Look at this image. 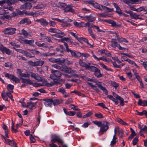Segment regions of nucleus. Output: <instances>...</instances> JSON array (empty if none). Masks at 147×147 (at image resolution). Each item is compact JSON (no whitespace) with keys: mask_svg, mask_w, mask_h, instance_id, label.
I'll use <instances>...</instances> for the list:
<instances>
[{"mask_svg":"<svg viewBox=\"0 0 147 147\" xmlns=\"http://www.w3.org/2000/svg\"><path fill=\"white\" fill-rule=\"evenodd\" d=\"M92 122L98 127H100L99 131L102 133V134L106 132L109 129V123L107 121L102 122L101 121H94Z\"/></svg>","mask_w":147,"mask_h":147,"instance_id":"obj_1","label":"nucleus"},{"mask_svg":"<svg viewBox=\"0 0 147 147\" xmlns=\"http://www.w3.org/2000/svg\"><path fill=\"white\" fill-rule=\"evenodd\" d=\"M55 6L61 8H64V11L65 12H70L73 14L76 13L73 9L74 7L71 5H67L65 3H59L56 4Z\"/></svg>","mask_w":147,"mask_h":147,"instance_id":"obj_2","label":"nucleus"},{"mask_svg":"<svg viewBox=\"0 0 147 147\" xmlns=\"http://www.w3.org/2000/svg\"><path fill=\"white\" fill-rule=\"evenodd\" d=\"M88 80L90 81L91 82H96L95 85L98 86V87L102 90L104 92L106 95H107L108 94V91L105 87L103 86L104 84L102 83L101 82H97L94 81L92 79L88 78Z\"/></svg>","mask_w":147,"mask_h":147,"instance_id":"obj_3","label":"nucleus"},{"mask_svg":"<svg viewBox=\"0 0 147 147\" xmlns=\"http://www.w3.org/2000/svg\"><path fill=\"white\" fill-rule=\"evenodd\" d=\"M3 74L5 75L6 77L12 80L15 83L17 84L20 82V79L14 75L5 72Z\"/></svg>","mask_w":147,"mask_h":147,"instance_id":"obj_4","label":"nucleus"},{"mask_svg":"<svg viewBox=\"0 0 147 147\" xmlns=\"http://www.w3.org/2000/svg\"><path fill=\"white\" fill-rule=\"evenodd\" d=\"M111 43V46L113 48H115L116 47H118L120 50H122L125 49V48L121 47L120 45L116 41V39L114 38H112L110 41Z\"/></svg>","mask_w":147,"mask_h":147,"instance_id":"obj_5","label":"nucleus"},{"mask_svg":"<svg viewBox=\"0 0 147 147\" xmlns=\"http://www.w3.org/2000/svg\"><path fill=\"white\" fill-rule=\"evenodd\" d=\"M51 138V142L52 143H54L57 142L59 144H62L63 143V141L57 136H52Z\"/></svg>","mask_w":147,"mask_h":147,"instance_id":"obj_6","label":"nucleus"},{"mask_svg":"<svg viewBox=\"0 0 147 147\" xmlns=\"http://www.w3.org/2000/svg\"><path fill=\"white\" fill-rule=\"evenodd\" d=\"M16 30L15 28H8L5 29L3 32L5 34L10 35L15 34Z\"/></svg>","mask_w":147,"mask_h":147,"instance_id":"obj_7","label":"nucleus"},{"mask_svg":"<svg viewBox=\"0 0 147 147\" xmlns=\"http://www.w3.org/2000/svg\"><path fill=\"white\" fill-rule=\"evenodd\" d=\"M17 1L15 0H2L0 1V5H2L6 3L7 5L10 6L17 2Z\"/></svg>","mask_w":147,"mask_h":147,"instance_id":"obj_8","label":"nucleus"},{"mask_svg":"<svg viewBox=\"0 0 147 147\" xmlns=\"http://www.w3.org/2000/svg\"><path fill=\"white\" fill-rule=\"evenodd\" d=\"M91 53L92 55V57L94 58V59L97 60V61H99L100 60H103L107 62H111V60L109 58H106L103 56L100 57L99 58L97 57L94 54L93 52L92 51Z\"/></svg>","mask_w":147,"mask_h":147,"instance_id":"obj_9","label":"nucleus"},{"mask_svg":"<svg viewBox=\"0 0 147 147\" xmlns=\"http://www.w3.org/2000/svg\"><path fill=\"white\" fill-rule=\"evenodd\" d=\"M111 33L113 34H115L116 36V37L117 38V40L120 43L122 42H128V41L126 40L125 38H120L119 35L118 34V32H112Z\"/></svg>","mask_w":147,"mask_h":147,"instance_id":"obj_10","label":"nucleus"},{"mask_svg":"<svg viewBox=\"0 0 147 147\" xmlns=\"http://www.w3.org/2000/svg\"><path fill=\"white\" fill-rule=\"evenodd\" d=\"M36 22L40 23L41 25L43 26H45L48 25L49 23L44 18H41L40 19H37Z\"/></svg>","mask_w":147,"mask_h":147,"instance_id":"obj_11","label":"nucleus"},{"mask_svg":"<svg viewBox=\"0 0 147 147\" xmlns=\"http://www.w3.org/2000/svg\"><path fill=\"white\" fill-rule=\"evenodd\" d=\"M48 31L50 32L63 34L64 33L55 28H51L48 30Z\"/></svg>","mask_w":147,"mask_h":147,"instance_id":"obj_12","label":"nucleus"},{"mask_svg":"<svg viewBox=\"0 0 147 147\" xmlns=\"http://www.w3.org/2000/svg\"><path fill=\"white\" fill-rule=\"evenodd\" d=\"M45 102L44 104L45 106L47 107H51L53 105V100L52 99H47L43 100Z\"/></svg>","mask_w":147,"mask_h":147,"instance_id":"obj_13","label":"nucleus"},{"mask_svg":"<svg viewBox=\"0 0 147 147\" xmlns=\"http://www.w3.org/2000/svg\"><path fill=\"white\" fill-rule=\"evenodd\" d=\"M59 78L55 79L53 80V82H51L50 83H46V85L48 86H52L55 85H57L60 84V82L58 80Z\"/></svg>","mask_w":147,"mask_h":147,"instance_id":"obj_14","label":"nucleus"},{"mask_svg":"<svg viewBox=\"0 0 147 147\" xmlns=\"http://www.w3.org/2000/svg\"><path fill=\"white\" fill-rule=\"evenodd\" d=\"M84 18L85 20H87L90 22H92L95 20V18L92 15L85 16Z\"/></svg>","mask_w":147,"mask_h":147,"instance_id":"obj_15","label":"nucleus"},{"mask_svg":"<svg viewBox=\"0 0 147 147\" xmlns=\"http://www.w3.org/2000/svg\"><path fill=\"white\" fill-rule=\"evenodd\" d=\"M1 46L3 47L1 51L3 53H5L8 55H10L11 54V51L9 49L7 48L6 47H4L2 45H1Z\"/></svg>","mask_w":147,"mask_h":147,"instance_id":"obj_16","label":"nucleus"},{"mask_svg":"<svg viewBox=\"0 0 147 147\" xmlns=\"http://www.w3.org/2000/svg\"><path fill=\"white\" fill-rule=\"evenodd\" d=\"M79 64L82 67H85L86 69L88 68V67L89 66V63H86L85 62H83L82 60L80 59L79 61Z\"/></svg>","mask_w":147,"mask_h":147,"instance_id":"obj_17","label":"nucleus"},{"mask_svg":"<svg viewBox=\"0 0 147 147\" xmlns=\"http://www.w3.org/2000/svg\"><path fill=\"white\" fill-rule=\"evenodd\" d=\"M93 6L95 8L98 9L99 10L102 11L104 9V7L102 5H100L95 1Z\"/></svg>","mask_w":147,"mask_h":147,"instance_id":"obj_18","label":"nucleus"},{"mask_svg":"<svg viewBox=\"0 0 147 147\" xmlns=\"http://www.w3.org/2000/svg\"><path fill=\"white\" fill-rule=\"evenodd\" d=\"M51 72L53 73L57 78H59V77H61V73L59 71L54 70L53 69H51Z\"/></svg>","mask_w":147,"mask_h":147,"instance_id":"obj_19","label":"nucleus"},{"mask_svg":"<svg viewBox=\"0 0 147 147\" xmlns=\"http://www.w3.org/2000/svg\"><path fill=\"white\" fill-rule=\"evenodd\" d=\"M138 105L140 106H147V100H142L140 99H139L138 102Z\"/></svg>","mask_w":147,"mask_h":147,"instance_id":"obj_20","label":"nucleus"},{"mask_svg":"<svg viewBox=\"0 0 147 147\" xmlns=\"http://www.w3.org/2000/svg\"><path fill=\"white\" fill-rule=\"evenodd\" d=\"M107 83L108 84H111L112 86L114 87L116 90H118L119 85L116 82L110 81H108Z\"/></svg>","mask_w":147,"mask_h":147,"instance_id":"obj_21","label":"nucleus"},{"mask_svg":"<svg viewBox=\"0 0 147 147\" xmlns=\"http://www.w3.org/2000/svg\"><path fill=\"white\" fill-rule=\"evenodd\" d=\"M94 75L98 78H101L102 76L100 72V70L97 68L94 71Z\"/></svg>","mask_w":147,"mask_h":147,"instance_id":"obj_22","label":"nucleus"},{"mask_svg":"<svg viewBox=\"0 0 147 147\" xmlns=\"http://www.w3.org/2000/svg\"><path fill=\"white\" fill-rule=\"evenodd\" d=\"M22 82V83H26L29 85L32 84H33V82L32 80L29 79H25L24 78H21Z\"/></svg>","mask_w":147,"mask_h":147,"instance_id":"obj_23","label":"nucleus"},{"mask_svg":"<svg viewBox=\"0 0 147 147\" xmlns=\"http://www.w3.org/2000/svg\"><path fill=\"white\" fill-rule=\"evenodd\" d=\"M31 21L28 18H25L22 19L20 22V24H24L25 23H26L27 24H30L31 23Z\"/></svg>","mask_w":147,"mask_h":147,"instance_id":"obj_24","label":"nucleus"},{"mask_svg":"<svg viewBox=\"0 0 147 147\" xmlns=\"http://www.w3.org/2000/svg\"><path fill=\"white\" fill-rule=\"evenodd\" d=\"M27 107L31 109H34L36 108L35 104L33 103L32 101L27 102Z\"/></svg>","mask_w":147,"mask_h":147,"instance_id":"obj_25","label":"nucleus"},{"mask_svg":"<svg viewBox=\"0 0 147 147\" xmlns=\"http://www.w3.org/2000/svg\"><path fill=\"white\" fill-rule=\"evenodd\" d=\"M22 35L26 37L28 36L31 37L32 36L30 32H27L24 29H23L22 30Z\"/></svg>","mask_w":147,"mask_h":147,"instance_id":"obj_26","label":"nucleus"},{"mask_svg":"<svg viewBox=\"0 0 147 147\" xmlns=\"http://www.w3.org/2000/svg\"><path fill=\"white\" fill-rule=\"evenodd\" d=\"M3 128L5 130V136L7 138H8V130L6 125L4 123L3 124Z\"/></svg>","mask_w":147,"mask_h":147,"instance_id":"obj_27","label":"nucleus"},{"mask_svg":"<svg viewBox=\"0 0 147 147\" xmlns=\"http://www.w3.org/2000/svg\"><path fill=\"white\" fill-rule=\"evenodd\" d=\"M80 39L86 42L90 47H93V45H91L88 42V40L86 38L82 37L80 38Z\"/></svg>","mask_w":147,"mask_h":147,"instance_id":"obj_28","label":"nucleus"},{"mask_svg":"<svg viewBox=\"0 0 147 147\" xmlns=\"http://www.w3.org/2000/svg\"><path fill=\"white\" fill-rule=\"evenodd\" d=\"M64 71L68 74H70L75 72V71L72 70L71 68L66 66Z\"/></svg>","mask_w":147,"mask_h":147,"instance_id":"obj_29","label":"nucleus"},{"mask_svg":"<svg viewBox=\"0 0 147 147\" xmlns=\"http://www.w3.org/2000/svg\"><path fill=\"white\" fill-rule=\"evenodd\" d=\"M125 3L129 4V3L135 4L138 3V0H125Z\"/></svg>","mask_w":147,"mask_h":147,"instance_id":"obj_30","label":"nucleus"},{"mask_svg":"<svg viewBox=\"0 0 147 147\" xmlns=\"http://www.w3.org/2000/svg\"><path fill=\"white\" fill-rule=\"evenodd\" d=\"M14 86L13 85L9 84H8L7 86V88L8 90V91H10L12 93L13 92V90L14 88Z\"/></svg>","mask_w":147,"mask_h":147,"instance_id":"obj_31","label":"nucleus"},{"mask_svg":"<svg viewBox=\"0 0 147 147\" xmlns=\"http://www.w3.org/2000/svg\"><path fill=\"white\" fill-rule=\"evenodd\" d=\"M49 61L52 63H55L57 62H61L60 60L58 59H55L54 58H51L49 59Z\"/></svg>","mask_w":147,"mask_h":147,"instance_id":"obj_32","label":"nucleus"},{"mask_svg":"<svg viewBox=\"0 0 147 147\" xmlns=\"http://www.w3.org/2000/svg\"><path fill=\"white\" fill-rule=\"evenodd\" d=\"M97 68V67L94 66H90V63H89V66L88 68H86V69L91 71H94Z\"/></svg>","mask_w":147,"mask_h":147,"instance_id":"obj_33","label":"nucleus"},{"mask_svg":"<svg viewBox=\"0 0 147 147\" xmlns=\"http://www.w3.org/2000/svg\"><path fill=\"white\" fill-rule=\"evenodd\" d=\"M139 15L137 14L136 13H132L131 16V18L134 19L136 20L138 19H141V18L139 17Z\"/></svg>","mask_w":147,"mask_h":147,"instance_id":"obj_34","label":"nucleus"},{"mask_svg":"<svg viewBox=\"0 0 147 147\" xmlns=\"http://www.w3.org/2000/svg\"><path fill=\"white\" fill-rule=\"evenodd\" d=\"M113 5L116 8V12L118 14H121V10L120 8L117 6V4L116 3H114Z\"/></svg>","mask_w":147,"mask_h":147,"instance_id":"obj_35","label":"nucleus"},{"mask_svg":"<svg viewBox=\"0 0 147 147\" xmlns=\"http://www.w3.org/2000/svg\"><path fill=\"white\" fill-rule=\"evenodd\" d=\"M95 26L93 24L89 22H88L86 23V27H88V29H91L92 28H94Z\"/></svg>","mask_w":147,"mask_h":147,"instance_id":"obj_36","label":"nucleus"},{"mask_svg":"<svg viewBox=\"0 0 147 147\" xmlns=\"http://www.w3.org/2000/svg\"><path fill=\"white\" fill-rule=\"evenodd\" d=\"M99 63L101 67L103 68V69H105L107 71H112V69H111L108 68L107 66L104 65L103 63L100 62Z\"/></svg>","mask_w":147,"mask_h":147,"instance_id":"obj_37","label":"nucleus"},{"mask_svg":"<svg viewBox=\"0 0 147 147\" xmlns=\"http://www.w3.org/2000/svg\"><path fill=\"white\" fill-rule=\"evenodd\" d=\"M1 97L5 101H8V98L4 91L2 92L1 94Z\"/></svg>","mask_w":147,"mask_h":147,"instance_id":"obj_38","label":"nucleus"},{"mask_svg":"<svg viewBox=\"0 0 147 147\" xmlns=\"http://www.w3.org/2000/svg\"><path fill=\"white\" fill-rule=\"evenodd\" d=\"M139 127L140 129V130L141 131H144L146 132L147 131V127L145 125H143L142 126H143V128L141 126L140 124H138Z\"/></svg>","mask_w":147,"mask_h":147,"instance_id":"obj_39","label":"nucleus"},{"mask_svg":"<svg viewBox=\"0 0 147 147\" xmlns=\"http://www.w3.org/2000/svg\"><path fill=\"white\" fill-rule=\"evenodd\" d=\"M35 44L39 47H43L45 48L47 47V46L46 45V44L44 43L41 44L38 42H35Z\"/></svg>","mask_w":147,"mask_h":147,"instance_id":"obj_40","label":"nucleus"},{"mask_svg":"<svg viewBox=\"0 0 147 147\" xmlns=\"http://www.w3.org/2000/svg\"><path fill=\"white\" fill-rule=\"evenodd\" d=\"M44 63V62L43 61L41 60L37 61H36V66H42L43 64Z\"/></svg>","mask_w":147,"mask_h":147,"instance_id":"obj_41","label":"nucleus"},{"mask_svg":"<svg viewBox=\"0 0 147 147\" xmlns=\"http://www.w3.org/2000/svg\"><path fill=\"white\" fill-rule=\"evenodd\" d=\"M26 9H30L32 7V4L29 2H26L25 3Z\"/></svg>","mask_w":147,"mask_h":147,"instance_id":"obj_42","label":"nucleus"},{"mask_svg":"<svg viewBox=\"0 0 147 147\" xmlns=\"http://www.w3.org/2000/svg\"><path fill=\"white\" fill-rule=\"evenodd\" d=\"M11 92L10 91H7L6 93V95L8 96L13 101H14L12 95L11 94Z\"/></svg>","mask_w":147,"mask_h":147,"instance_id":"obj_43","label":"nucleus"},{"mask_svg":"<svg viewBox=\"0 0 147 147\" xmlns=\"http://www.w3.org/2000/svg\"><path fill=\"white\" fill-rule=\"evenodd\" d=\"M11 121L12 126L11 127V129L12 131L13 132L15 133L18 132V131L16 129H15L14 128V123L13 122V120L12 119L11 120Z\"/></svg>","mask_w":147,"mask_h":147,"instance_id":"obj_44","label":"nucleus"},{"mask_svg":"<svg viewBox=\"0 0 147 147\" xmlns=\"http://www.w3.org/2000/svg\"><path fill=\"white\" fill-rule=\"evenodd\" d=\"M26 39H24L22 36H20L18 39V41L21 43L25 44Z\"/></svg>","mask_w":147,"mask_h":147,"instance_id":"obj_45","label":"nucleus"},{"mask_svg":"<svg viewBox=\"0 0 147 147\" xmlns=\"http://www.w3.org/2000/svg\"><path fill=\"white\" fill-rule=\"evenodd\" d=\"M5 142L6 143L10 145H12L13 144L14 145L15 142L13 140H10L9 139L5 140Z\"/></svg>","mask_w":147,"mask_h":147,"instance_id":"obj_46","label":"nucleus"},{"mask_svg":"<svg viewBox=\"0 0 147 147\" xmlns=\"http://www.w3.org/2000/svg\"><path fill=\"white\" fill-rule=\"evenodd\" d=\"M117 138L116 137H115V136H113V138L112 141L111 142L110 145L111 146H113L116 143V140Z\"/></svg>","mask_w":147,"mask_h":147,"instance_id":"obj_47","label":"nucleus"},{"mask_svg":"<svg viewBox=\"0 0 147 147\" xmlns=\"http://www.w3.org/2000/svg\"><path fill=\"white\" fill-rule=\"evenodd\" d=\"M4 66L6 67H9V68H12L13 67L12 64L10 62L6 63L4 64Z\"/></svg>","mask_w":147,"mask_h":147,"instance_id":"obj_48","label":"nucleus"},{"mask_svg":"<svg viewBox=\"0 0 147 147\" xmlns=\"http://www.w3.org/2000/svg\"><path fill=\"white\" fill-rule=\"evenodd\" d=\"M10 44L13 47V48L15 50L16 49V48H19L20 47V45H16L15 43L13 42H10Z\"/></svg>","mask_w":147,"mask_h":147,"instance_id":"obj_49","label":"nucleus"},{"mask_svg":"<svg viewBox=\"0 0 147 147\" xmlns=\"http://www.w3.org/2000/svg\"><path fill=\"white\" fill-rule=\"evenodd\" d=\"M21 77H24L25 78H29L30 75L27 72L26 73H22L21 74L20 76Z\"/></svg>","mask_w":147,"mask_h":147,"instance_id":"obj_50","label":"nucleus"},{"mask_svg":"<svg viewBox=\"0 0 147 147\" xmlns=\"http://www.w3.org/2000/svg\"><path fill=\"white\" fill-rule=\"evenodd\" d=\"M16 11L18 13V15H23L24 14H25V11L23 10L21 11L19 9H16Z\"/></svg>","mask_w":147,"mask_h":147,"instance_id":"obj_51","label":"nucleus"},{"mask_svg":"<svg viewBox=\"0 0 147 147\" xmlns=\"http://www.w3.org/2000/svg\"><path fill=\"white\" fill-rule=\"evenodd\" d=\"M24 54L26 57H28L30 58L34 57H35L34 55L32 56L30 53L25 51Z\"/></svg>","mask_w":147,"mask_h":147,"instance_id":"obj_52","label":"nucleus"},{"mask_svg":"<svg viewBox=\"0 0 147 147\" xmlns=\"http://www.w3.org/2000/svg\"><path fill=\"white\" fill-rule=\"evenodd\" d=\"M42 12L37 11L36 12H33V16L36 17L42 14Z\"/></svg>","mask_w":147,"mask_h":147,"instance_id":"obj_53","label":"nucleus"},{"mask_svg":"<svg viewBox=\"0 0 147 147\" xmlns=\"http://www.w3.org/2000/svg\"><path fill=\"white\" fill-rule=\"evenodd\" d=\"M34 42V40L33 39H32L30 40H28L26 39L25 44H28L29 45H31Z\"/></svg>","mask_w":147,"mask_h":147,"instance_id":"obj_54","label":"nucleus"},{"mask_svg":"<svg viewBox=\"0 0 147 147\" xmlns=\"http://www.w3.org/2000/svg\"><path fill=\"white\" fill-rule=\"evenodd\" d=\"M93 113L92 111H90L89 112H88L87 114H86L85 115H84L83 116V118H86L90 116L91 115H93Z\"/></svg>","mask_w":147,"mask_h":147,"instance_id":"obj_55","label":"nucleus"},{"mask_svg":"<svg viewBox=\"0 0 147 147\" xmlns=\"http://www.w3.org/2000/svg\"><path fill=\"white\" fill-rule=\"evenodd\" d=\"M60 104V101L59 100L55 99L54 100H53V104L54 106L58 105Z\"/></svg>","mask_w":147,"mask_h":147,"instance_id":"obj_56","label":"nucleus"},{"mask_svg":"<svg viewBox=\"0 0 147 147\" xmlns=\"http://www.w3.org/2000/svg\"><path fill=\"white\" fill-rule=\"evenodd\" d=\"M120 101V105L122 106L124 105V102L123 99L121 96L117 99Z\"/></svg>","mask_w":147,"mask_h":147,"instance_id":"obj_57","label":"nucleus"},{"mask_svg":"<svg viewBox=\"0 0 147 147\" xmlns=\"http://www.w3.org/2000/svg\"><path fill=\"white\" fill-rule=\"evenodd\" d=\"M138 142V139L137 137H135L133 141L132 144L134 146L136 145Z\"/></svg>","mask_w":147,"mask_h":147,"instance_id":"obj_58","label":"nucleus"},{"mask_svg":"<svg viewBox=\"0 0 147 147\" xmlns=\"http://www.w3.org/2000/svg\"><path fill=\"white\" fill-rule=\"evenodd\" d=\"M99 16L100 17L102 18H105L107 16L110 17V16L108 15V14L104 13H99Z\"/></svg>","mask_w":147,"mask_h":147,"instance_id":"obj_59","label":"nucleus"},{"mask_svg":"<svg viewBox=\"0 0 147 147\" xmlns=\"http://www.w3.org/2000/svg\"><path fill=\"white\" fill-rule=\"evenodd\" d=\"M96 117L99 118L101 119L103 118V116L102 114L100 113H96L94 115Z\"/></svg>","mask_w":147,"mask_h":147,"instance_id":"obj_60","label":"nucleus"},{"mask_svg":"<svg viewBox=\"0 0 147 147\" xmlns=\"http://www.w3.org/2000/svg\"><path fill=\"white\" fill-rule=\"evenodd\" d=\"M81 56V53L78 52H76L75 51V55L74 57H79Z\"/></svg>","mask_w":147,"mask_h":147,"instance_id":"obj_61","label":"nucleus"},{"mask_svg":"<svg viewBox=\"0 0 147 147\" xmlns=\"http://www.w3.org/2000/svg\"><path fill=\"white\" fill-rule=\"evenodd\" d=\"M118 122L119 123L124 125H128V124L126 123L123 121L122 120L120 119H119L117 120Z\"/></svg>","mask_w":147,"mask_h":147,"instance_id":"obj_62","label":"nucleus"},{"mask_svg":"<svg viewBox=\"0 0 147 147\" xmlns=\"http://www.w3.org/2000/svg\"><path fill=\"white\" fill-rule=\"evenodd\" d=\"M76 114V112L75 111H69L67 112V115L70 116H73Z\"/></svg>","mask_w":147,"mask_h":147,"instance_id":"obj_63","label":"nucleus"},{"mask_svg":"<svg viewBox=\"0 0 147 147\" xmlns=\"http://www.w3.org/2000/svg\"><path fill=\"white\" fill-rule=\"evenodd\" d=\"M28 63L29 65L32 66H36V62H33L31 61H28Z\"/></svg>","mask_w":147,"mask_h":147,"instance_id":"obj_64","label":"nucleus"}]
</instances>
